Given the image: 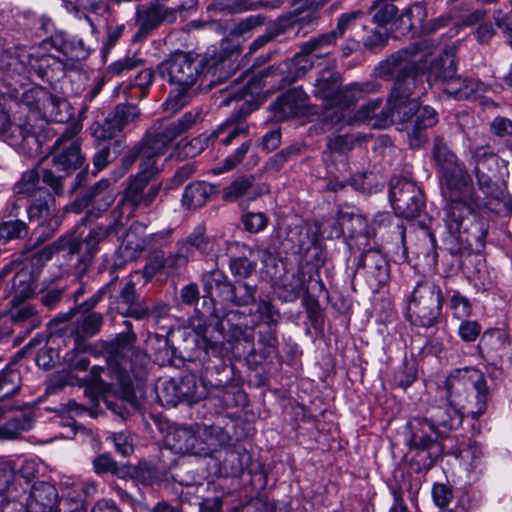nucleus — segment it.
<instances>
[{"mask_svg": "<svg viewBox=\"0 0 512 512\" xmlns=\"http://www.w3.org/2000/svg\"><path fill=\"white\" fill-rule=\"evenodd\" d=\"M143 64V60L136 55L126 56L112 62L107 67V74L111 77H117L125 72L131 71Z\"/></svg>", "mask_w": 512, "mask_h": 512, "instance_id": "obj_51", "label": "nucleus"}, {"mask_svg": "<svg viewBox=\"0 0 512 512\" xmlns=\"http://www.w3.org/2000/svg\"><path fill=\"white\" fill-rule=\"evenodd\" d=\"M25 507L26 512H60V497L56 487L45 481L34 483Z\"/></svg>", "mask_w": 512, "mask_h": 512, "instance_id": "obj_27", "label": "nucleus"}, {"mask_svg": "<svg viewBox=\"0 0 512 512\" xmlns=\"http://www.w3.org/2000/svg\"><path fill=\"white\" fill-rule=\"evenodd\" d=\"M433 156L439 165L449 191L443 209L445 240L458 250H480L488 233V222L475 214L472 206L473 188L469 176L446 146L436 142Z\"/></svg>", "mask_w": 512, "mask_h": 512, "instance_id": "obj_2", "label": "nucleus"}, {"mask_svg": "<svg viewBox=\"0 0 512 512\" xmlns=\"http://www.w3.org/2000/svg\"><path fill=\"white\" fill-rule=\"evenodd\" d=\"M115 198L116 193L111 188L110 181L108 179H100L82 197L74 201L72 210L80 213L91 205V210L86 215V218L91 215L97 218L101 212L106 211L111 206Z\"/></svg>", "mask_w": 512, "mask_h": 512, "instance_id": "obj_22", "label": "nucleus"}, {"mask_svg": "<svg viewBox=\"0 0 512 512\" xmlns=\"http://www.w3.org/2000/svg\"><path fill=\"white\" fill-rule=\"evenodd\" d=\"M250 146V140L242 142V144L233 153L225 158L223 166H219L213 169V173L219 175L235 168L244 159L245 155L250 149Z\"/></svg>", "mask_w": 512, "mask_h": 512, "instance_id": "obj_50", "label": "nucleus"}, {"mask_svg": "<svg viewBox=\"0 0 512 512\" xmlns=\"http://www.w3.org/2000/svg\"><path fill=\"white\" fill-rule=\"evenodd\" d=\"M191 87H179L176 86L172 89L163 103L165 111H169L172 114L178 112L190 101V90Z\"/></svg>", "mask_w": 512, "mask_h": 512, "instance_id": "obj_48", "label": "nucleus"}, {"mask_svg": "<svg viewBox=\"0 0 512 512\" xmlns=\"http://www.w3.org/2000/svg\"><path fill=\"white\" fill-rule=\"evenodd\" d=\"M197 111H188L182 115L175 123L166 127H155L147 133V148L145 153L149 156L159 157L163 155L172 141L182 133L189 130L199 118Z\"/></svg>", "mask_w": 512, "mask_h": 512, "instance_id": "obj_18", "label": "nucleus"}, {"mask_svg": "<svg viewBox=\"0 0 512 512\" xmlns=\"http://www.w3.org/2000/svg\"><path fill=\"white\" fill-rule=\"evenodd\" d=\"M498 157L495 154H489L485 158L478 159L475 166V173L478 178V183L480 188L484 190L485 193H490V185L491 178L484 173V168L486 164H497Z\"/></svg>", "mask_w": 512, "mask_h": 512, "instance_id": "obj_57", "label": "nucleus"}, {"mask_svg": "<svg viewBox=\"0 0 512 512\" xmlns=\"http://www.w3.org/2000/svg\"><path fill=\"white\" fill-rule=\"evenodd\" d=\"M103 316L101 313L92 312L82 317L80 322V330L84 336L96 335L102 326Z\"/></svg>", "mask_w": 512, "mask_h": 512, "instance_id": "obj_58", "label": "nucleus"}, {"mask_svg": "<svg viewBox=\"0 0 512 512\" xmlns=\"http://www.w3.org/2000/svg\"><path fill=\"white\" fill-rule=\"evenodd\" d=\"M219 338H215L207 347V353L223 358L226 352L245 353L252 349L253 335L246 328L230 326V319L218 323Z\"/></svg>", "mask_w": 512, "mask_h": 512, "instance_id": "obj_14", "label": "nucleus"}, {"mask_svg": "<svg viewBox=\"0 0 512 512\" xmlns=\"http://www.w3.org/2000/svg\"><path fill=\"white\" fill-rule=\"evenodd\" d=\"M35 293V285L29 270L18 271L12 280V302H21L32 297Z\"/></svg>", "mask_w": 512, "mask_h": 512, "instance_id": "obj_39", "label": "nucleus"}, {"mask_svg": "<svg viewBox=\"0 0 512 512\" xmlns=\"http://www.w3.org/2000/svg\"><path fill=\"white\" fill-rule=\"evenodd\" d=\"M27 234V227L23 221L8 220L0 224V239L9 241L15 238H22Z\"/></svg>", "mask_w": 512, "mask_h": 512, "instance_id": "obj_52", "label": "nucleus"}, {"mask_svg": "<svg viewBox=\"0 0 512 512\" xmlns=\"http://www.w3.org/2000/svg\"><path fill=\"white\" fill-rule=\"evenodd\" d=\"M389 199L395 213L403 218L418 216L424 207L421 189L407 179L391 181Z\"/></svg>", "mask_w": 512, "mask_h": 512, "instance_id": "obj_16", "label": "nucleus"}, {"mask_svg": "<svg viewBox=\"0 0 512 512\" xmlns=\"http://www.w3.org/2000/svg\"><path fill=\"white\" fill-rule=\"evenodd\" d=\"M379 86L376 82L352 83L342 89L338 75L324 72L315 80L313 93L325 102L326 109L344 110L363 96L377 91Z\"/></svg>", "mask_w": 512, "mask_h": 512, "instance_id": "obj_10", "label": "nucleus"}, {"mask_svg": "<svg viewBox=\"0 0 512 512\" xmlns=\"http://www.w3.org/2000/svg\"><path fill=\"white\" fill-rule=\"evenodd\" d=\"M372 20L380 27L387 25L398 13L397 7L391 0H376L369 9Z\"/></svg>", "mask_w": 512, "mask_h": 512, "instance_id": "obj_46", "label": "nucleus"}, {"mask_svg": "<svg viewBox=\"0 0 512 512\" xmlns=\"http://www.w3.org/2000/svg\"><path fill=\"white\" fill-rule=\"evenodd\" d=\"M148 160L140 164V170L130 177L128 186L126 187L123 197L113 210L115 219H120L124 215V207L129 205L131 208L127 212V217H133L137 208L149 207L156 200L161 190L160 183H152L149 185L151 178L159 171L156 156L145 154Z\"/></svg>", "mask_w": 512, "mask_h": 512, "instance_id": "obj_7", "label": "nucleus"}, {"mask_svg": "<svg viewBox=\"0 0 512 512\" xmlns=\"http://www.w3.org/2000/svg\"><path fill=\"white\" fill-rule=\"evenodd\" d=\"M256 286H251L245 282L235 286V293L231 304L235 306H247L255 302Z\"/></svg>", "mask_w": 512, "mask_h": 512, "instance_id": "obj_56", "label": "nucleus"}, {"mask_svg": "<svg viewBox=\"0 0 512 512\" xmlns=\"http://www.w3.org/2000/svg\"><path fill=\"white\" fill-rule=\"evenodd\" d=\"M140 110L132 104H119L113 113L106 119L104 125L95 131L99 139H109L115 131H121L126 125L136 120Z\"/></svg>", "mask_w": 512, "mask_h": 512, "instance_id": "obj_31", "label": "nucleus"}, {"mask_svg": "<svg viewBox=\"0 0 512 512\" xmlns=\"http://www.w3.org/2000/svg\"><path fill=\"white\" fill-rule=\"evenodd\" d=\"M312 54L313 53H304L303 46H301L300 51L292 59L280 64L277 68L271 67L267 71L262 72L261 78L259 79L256 77H252L251 79L258 80L261 83L262 78L268 77L269 75L276 76L277 72H279V74H281L280 81L283 82L284 85L291 84L312 68Z\"/></svg>", "mask_w": 512, "mask_h": 512, "instance_id": "obj_28", "label": "nucleus"}, {"mask_svg": "<svg viewBox=\"0 0 512 512\" xmlns=\"http://www.w3.org/2000/svg\"><path fill=\"white\" fill-rule=\"evenodd\" d=\"M157 396L160 401L175 405L181 398L197 401L203 396V392L199 391L196 379L191 376L184 378L179 385L172 379L164 380L157 386Z\"/></svg>", "mask_w": 512, "mask_h": 512, "instance_id": "obj_26", "label": "nucleus"}, {"mask_svg": "<svg viewBox=\"0 0 512 512\" xmlns=\"http://www.w3.org/2000/svg\"><path fill=\"white\" fill-rule=\"evenodd\" d=\"M443 302L438 284L429 280L418 282L408 297L406 318L417 327H435L442 318Z\"/></svg>", "mask_w": 512, "mask_h": 512, "instance_id": "obj_8", "label": "nucleus"}, {"mask_svg": "<svg viewBox=\"0 0 512 512\" xmlns=\"http://www.w3.org/2000/svg\"><path fill=\"white\" fill-rule=\"evenodd\" d=\"M119 225L118 219H114L113 224L107 227L97 226L93 228L81 242H78L72 237H60L51 246L46 247L43 253L47 258H50L56 250L64 251L68 254L77 253L78 262L75 269L78 274H83L91 266L92 260L99 250L98 245L106 240L112 232H116Z\"/></svg>", "mask_w": 512, "mask_h": 512, "instance_id": "obj_12", "label": "nucleus"}, {"mask_svg": "<svg viewBox=\"0 0 512 512\" xmlns=\"http://www.w3.org/2000/svg\"><path fill=\"white\" fill-rule=\"evenodd\" d=\"M50 42L55 50L62 55V58L51 55L54 59L50 61V65L58 58L64 67H73L75 62L87 59L91 53L83 39L65 32L55 33Z\"/></svg>", "mask_w": 512, "mask_h": 512, "instance_id": "obj_23", "label": "nucleus"}, {"mask_svg": "<svg viewBox=\"0 0 512 512\" xmlns=\"http://www.w3.org/2000/svg\"><path fill=\"white\" fill-rule=\"evenodd\" d=\"M147 148V135L144 137L142 142L135 145L132 149H130L126 155L122 159V165L118 172H115L116 175L113 179V182L115 183L119 178H122L134 165L137 158L141 155L143 160L141 162L144 163L148 160L147 156L145 155V151Z\"/></svg>", "mask_w": 512, "mask_h": 512, "instance_id": "obj_47", "label": "nucleus"}, {"mask_svg": "<svg viewBox=\"0 0 512 512\" xmlns=\"http://www.w3.org/2000/svg\"><path fill=\"white\" fill-rule=\"evenodd\" d=\"M228 252L238 251L241 252V256H231L229 262V268L231 273L240 278L249 277L256 268V262L248 259L246 251L251 256L252 249L245 244L239 242H223Z\"/></svg>", "mask_w": 512, "mask_h": 512, "instance_id": "obj_36", "label": "nucleus"}, {"mask_svg": "<svg viewBox=\"0 0 512 512\" xmlns=\"http://www.w3.org/2000/svg\"><path fill=\"white\" fill-rule=\"evenodd\" d=\"M32 426L33 419L29 415L20 414L0 424V438L14 439L22 432L31 429Z\"/></svg>", "mask_w": 512, "mask_h": 512, "instance_id": "obj_43", "label": "nucleus"}, {"mask_svg": "<svg viewBox=\"0 0 512 512\" xmlns=\"http://www.w3.org/2000/svg\"><path fill=\"white\" fill-rule=\"evenodd\" d=\"M363 16L364 13L361 10L342 14L338 19L336 29L333 30L336 37H342L344 33L351 30Z\"/></svg>", "mask_w": 512, "mask_h": 512, "instance_id": "obj_59", "label": "nucleus"}, {"mask_svg": "<svg viewBox=\"0 0 512 512\" xmlns=\"http://www.w3.org/2000/svg\"><path fill=\"white\" fill-rule=\"evenodd\" d=\"M382 104L381 99L370 100L363 104L355 113L353 121L355 122H371L374 127H383L391 117L384 119L383 112L389 113V105L386 104L385 109H380Z\"/></svg>", "mask_w": 512, "mask_h": 512, "instance_id": "obj_37", "label": "nucleus"}, {"mask_svg": "<svg viewBox=\"0 0 512 512\" xmlns=\"http://www.w3.org/2000/svg\"><path fill=\"white\" fill-rule=\"evenodd\" d=\"M227 278L220 270H213L203 274L202 282L205 292L209 296H213V292L217 291Z\"/></svg>", "mask_w": 512, "mask_h": 512, "instance_id": "obj_62", "label": "nucleus"}, {"mask_svg": "<svg viewBox=\"0 0 512 512\" xmlns=\"http://www.w3.org/2000/svg\"><path fill=\"white\" fill-rule=\"evenodd\" d=\"M449 307L452 310L453 316L458 319L469 317L472 312V305L467 297L458 291L452 294Z\"/></svg>", "mask_w": 512, "mask_h": 512, "instance_id": "obj_53", "label": "nucleus"}, {"mask_svg": "<svg viewBox=\"0 0 512 512\" xmlns=\"http://www.w3.org/2000/svg\"><path fill=\"white\" fill-rule=\"evenodd\" d=\"M177 19V10L159 3H153L148 7H138L135 23L138 27L136 37H147L153 30L163 23H174Z\"/></svg>", "mask_w": 512, "mask_h": 512, "instance_id": "obj_24", "label": "nucleus"}, {"mask_svg": "<svg viewBox=\"0 0 512 512\" xmlns=\"http://www.w3.org/2000/svg\"><path fill=\"white\" fill-rule=\"evenodd\" d=\"M426 17V9L422 3H414L409 6L400 16L401 21L405 24V19L408 21L410 28L416 24H421Z\"/></svg>", "mask_w": 512, "mask_h": 512, "instance_id": "obj_60", "label": "nucleus"}, {"mask_svg": "<svg viewBox=\"0 0 512 512\" xmlns=\"http://www.w3.org/2000/svg\"><path fill=\"white\" fill-rule=\"evenodd\" d=\"M223 242L222 240L206 237L205 227L201 225L197 226L185 239L179 241L182 246L192 253L193 258L196 251L205 256L219 258L221 247L224 246Z\"/></svg>", "mask_w": 512, "mask_h": 512, "instance_id": "obj_32", "label": "nucleus"}, {"mask_svg": "<svg viewBox=\"0 0 512 512\" xmlns=\"http://www.w3.org/2000/svg\"><path fill=\"white\" fill-rule=\"evenodd\" d=\"M65 362L71 371H85L89 366L88 357L78 349L68 352Z\"/></svg>", "mask_w": 512, "mask_h": 512, "instance_id": "obj_64", "label": "nucleus"}, {"mask_svg": "<svg viewBox=\"0 0 512 512\" xmlns=\"http://www.w3.org/2000/svg\"><path fill=\"white\" fill-rule=\"evenodd\" d=\"M165 445L176 454L200 457L211 456L219 448L212 428L200 425L173 428L165 437Z\"/></svg>", "mask_w": 512, "mask_h": 512, "instance_id": "obj_11", "label": "nucleus"}, {"mask_svg": "<svg viewBox=\"0 0 512 512\" xmlns=\"http://www.w3.org/2000/svg\"><path fill=\"white\" fill-rule=\"evenodd\" d=\"M6 101L5 96H0V134L10 137L15 144H20L32 135V125L28 120L11 121L6 109Z\"/></svg>", "mask_w": 512, "mask_h": 512, "instance_id": "obj_33", "label": "nucleus"}, {"mask_svg": "<svg viewBox=\"0 0 512 512\" xmlns=\"http://www.w3.org/2000/svg\"><path fill=\"white\" fill-rule=\"evenodd\" d=\"M13 469L9 464H0V509H2L10 499V484L13 480Z\"/></svg>", "mask_w": 512, "mask_h": 512, "instance_id": "obj_55", "label": "nucleus"}, {"mask_svg": "<svg viewBox=\"0 0 512 512\" xmlns=\"http://www.w3.org/2000/svg\"><path fill=\"white\" fill-rule=\"evenodd\" d=\"M23 351L34 354L36 364L44 369L51 368L57 356L56 351L48 347L46 339L39 335L31 339L24 347Z\"/></svg>", "mask_w": 512, "mask_h": 512, "instance_id": "obj_38", "label": "nucleus"}, {"mask_svg": "<svg viewBox=\"0 0 512 512\" xmlns=\"http://www.w3.org/2000/svg\"><path fill=\"white\" fill-rule=\"evenodd\" d=\"M78 132L79 129L77 127L66 130L61 137L57 139L53 147V166L57 171H62L67 175L85 164V157L82 155L80 149Z\"/></svg>", "mask_w": 512, "mask_h": 512, "instance_id": "obj_17", "label": "nucleus"}, {"mask_svg": "<svg viewBox=\"0 0 512 512\" xmlns=\"http://www.w3.org/2000/svg\"><path fill=\"white\" fill-rule=\"evenodd\" d=\"M20 388L21 376L18 370L7 366L0 371V399L14 396Z\"/></svg>", "mask_w": 512, "mask_h": 512, "instance_id": "obj_45", "label": "nucleus"}, {"mask_svg": "<svg viewBox=\"0 0 512 512\" xmlns=\"http://www.w3.org/2000/svg\"><path fill=\"white\" fill-rule=\"evenodd\" d=\"M4 319L6 320V318ZM7 321L9 324L10 322H13L20 328L31 331L40 325L41 317L38 315L34 307H32L30 304H25L16 309L12 313L11 319H7Z\"/></svg>", "mask_w": 512, "mask_h": 512, "instance_id": "obj_44", "label": "nucleus"}, {"mask_svg": "<svg viewBox=\"0 0 512 512\" xmlns=\"http://www.w3.org/2000/svg\"><path fill=\"white\" fill-rule=\"evenodd\" d=\"M23 104L52 122L64 123L72 116V109L66 99L52 95L40 87L26 92Z\"/></svg>", "mask_w": 512, "mask_h": 512, "instance_id": "obj_15", "label": "nucleus"}, {"mask_svg": "<svg viewBox=\"0 0 512 512\" xmlns=\"http://www.w3.org/2000/svg\"><path fill=\"white\" fill-rule=\"evenodd\" d=\"M407 429L409 433L408 441L411 446L417 449H429L443 435L427 415L412 418L407 424Z\"/></svg>", "mask_w": 512, "mask_h": 512, "instance_id": "obj_29", "label": "nucleus"}, {"mask_svg": "<svg viewBox=\"0 0 512 512\" xmlns=\"http://www.w3.org/2000/svg\"><path fill=\"white\" fill-rule=\"evenodd\" d=\"M356 273L364 277L372 292L377 293L390 282V264L379 250L363 252L357 263Z\"/></svg>", "mask_w": 512, "mask_h": 512, "instance_id": "obj_20", "label": "nucleus"}, {"mask_svg": "<svg viewBox=\"0 0 512 512\" xmlns=\"http://www.w3.org/2000/svg\"><path fill=\"white\" fill-rule=\"evenodd\" d=\"M228 46L229 42L223 41L219 53L216 52V48L208 49L203 58L192 52L177 50L158 64L157 72L162 79L172 85L193 88L202 77L205 67L208 72L216 74L217 71L230 66L231 57L234 53L239 54L240 48L236 45L229 55H224Z\"/></svg>", "mask_w": 512, "mask_h": 512, "instance_id": "obj_4", "label": "nucleus"}, {"mask_svg": "<svg viewBox=\"0 0 512 512\" xmlns=\"http://www.w3.org/2000/svg\"><path fill=\"white\" fill-rule=\"evenodd\" d=\"M209 187L204 182L189 184L182 195V205L187 209L202 207L209 197Z\"/></svg>", "mask_w": 512, "mask_h": 512, "instance_id": "obj_41", "label": "nucleus"}, {"mask_svg": "<svg viewBox=\"0 0 512 512\" xmlns=\"http://www.w3.org/2000/svg\"><path fill=\"white\" fill-rule=\"evenodd\" d=\"M242 224L249 233H259L268 224V218L263 212H246L242 215Z\"/></svg>", "mask_w": 512, "mask_h": 512, "instance_id": "obj_54", "label": "nucleus"}, {"mask_svg": "<svg viewBox=\"0 0 512 512\" xmlns=\"http://www.w3.org/2000/svg\"><path fill=\"white\" fill-rule=\"evenodd\" d=\"M266 16L261 14L250 15L233 24L229 29V35L233 38L246 40L250 38L257 27L264 25Z\"/></svg>", "mask_w": 512, "mask_h": 512, "instance_id": "obj_42", "label": "nucleus"}, {"mask_svg": "<svg viewBox=\"0 0 512 512\" xmlns=\"http://www.w3.org/2000/svg\"><path fill=\"white\" fill-rule=\"evenodd\" d=\"M336 34L333 31L321 34L315 38L308 40L303 43L304 53H318L316 56L321 55V51L335 44L337 41Z\"/></svg>", "mask_w": 512, "mask_h": 512, "instance_id": "obj_49", "label": "nucleus"}, {"mask_svg": "<svg viewBox=\"0 0 512 512\" xmlns=\"http://www.w3.org/2000/svg\"><path fill=\"white\" fill-rule=\"evenodd\" d=\"M268 191V187L265 184L255 185L252 177H240L235 179L224 190V198L228 201H235L246 197L248 201H252L268 193Z\"/></svg>", "mask_w": 512, "mask_h": 512, "instance_id": "obj_34", "label": "nucleus"}, {"mask_svg": "<svg viewBox=\"0 0 512 512\" xmlns=\"http://www.w3.org/2000/svg\"><path fill=\"white\" fill-rule=\"evenodd\" d=\"M42 177L37 169L29 170L22 175L19 182L15 184L14 191L23 197H33L35 201L27 208V214L30 220L37 219L41 224L53 221L58 224L55 218V200L41 184L48 185L55 194L63 193L61 177L54 175L52 171L42 170Z\"/></svg>", "mask_w": 512, "mask_h": 512, "instance_id": "obj_6", "label": "nucleus"}, {"mask_svg": "<svg viewBox=\"0 0 512 512\" xmlns=\"http://www.w3.org/2000/svg\"><path fill=\"white\" fill-rule=\"evenodd\" d=\"M54 57L50 54L28 52L24 48L11 47L0 52V68L16 73L35 71L42 73Z\"/></svg>", "mask_w": 512, "mask_h": 512, "instance_id": "obj_21", "label": "nucleus"}, {"mask_svg": "<svg viewBox=\"0 0 512 512\" xmlns=\"http://www.w3.org/2000/svg\"><path fill=\"white\" fill-rule=\"evenodd\" d=\"M307 94L301 88H294L279 96L271 103L270 108L278 120L301 115L307 107Z\"/></svg>", "mask_w": 512, "mask_h": 512, "instance_id": "obj_30", "label": "nucleus"}, {"mask_svg": "<svg viewBox=\"0 0 512 512\" xmlns=\"http://www.w3.org/2000/svg\"><path fill=\"white\" fill-rule=\"evenodd\" d=\"M261 90L262 84L260 81L249 79L238 91L229 94L222 100V106H229L233 101H242V104L239 106L238 115H232L219 124L216 129L211 131V137L214 138V142L218 141L219 144L223 146H229L236 139L246 138L248 136V125L242 119H244L252 109L246 108L245 106L249 102L248 97L253 98V96L259 94Z\"/></svg>", "mask_w": 512, "mask_h": 512, "instance_id": "obj_9", "label": "nucleus"}, {"mask_svg": "<svg viewBox=\"0 0 512 512\" xmlns=\"http://www.w3.org/2000/svg\"><path fill=\"white\" fill-rule=\"evenodd\" d=\"M260 319L268 325H275L280 319V313L270 301L261 300L257 306Z\"/></svg>", "mask_w": 512, "mask_h": 512, "instance_id": "obj_63", "label": "nucleus"}, {"mask_svg": "<svg viewBox=\"0 0 512 512\" xmlns=\"http://www.w3.org/2000/svg\"><path fill=\"white\" fill-rule=\"evenodd\" d=\"M126 331L120 333L111 343L110 352L117 358L116 362L120 368V373L116 377V382L106 381L103 376H111L112 369L109 367L93 366L90 371V377L88 379L91 386H93L98 396L111 407L112 403L108 400V394H120V398L124 400H130L133 396L131 381L127 374L129 369L133 370L130 356L133 354V344L136 339V335L132 331V323L128 320L124 321ZM98 402V398H96Z\"/></svg>", "mask_w": 512, "mask_h": 512, "instance_id": "obj_5", "label": "nucleus"}, {"mask_svg": "<svg viewBox=\"0 0 512 512\" xmlns=\"http://www.w3.org/2000/svg\"><path fill=\"white\" fill-rule=\"evenodd\" d=\"M427 54L417 45L400 49L380 61L374 74L384 80H395L388 97L389 113L383 112L384 119L392 122H406L415 116L414 125L408 132L409 146L419 149L426 141L425 130L438 122L435 109L420 106L418 99L426 92L425 69Z\"/></svg>", "mask_w": 512, "mask_h": 512, "instance_id": "obj_1", "label": "nucleus"}, {"mask_svg": "<svg viewBox=\"0 0 512 512\" xmlns=\"http://www.w3.org/2000/svg\"><path fill=\"white\" fill-rule=\"evenodd\" d=\"M139 295L136 292L135 283L129 280L122 288L120 294L115 298L116 310L124 316H132L136 319L144 318L148 312L146 309L137 307Z\"/></svg>", "mask_w": 512, "mask_h": 512, "instance_id": "obj_35", "label": "nucleus"}, {"mask_svg": "<svg viewBox=\"0 0 512 512\" xmlns=\"http://www.w3.org/2000/svg\"><path fill=\"white\" fill-rule=\"evenodd\" d=\"M479 351L488 365L504 370L512 361V342L500 329H490L483 333L478 344Z\"/></svg>", "mask_w": 512, "mask_h": 512, "instance_id": "obj_19", "label": "nucleus"}, {"mask_svg": "<svg viewBox=\"0 0 512 512\" xmlns=\"http://www.w3.org/2000/svg\"><path fill=\"white\" fill-rule=\"evenodd\" d=\"M464 272L477 292H485L496 286V273L487 265L481 254H471L464 262Z\"/></svg>", "mask_w": 512, "mask_h": 512, "instance_id": "obj_25", "label": "nucleus"}, {"mask_svg": "<svg viewBox=\"0 0 512 512\" xmlns=\"http://www.w3.org/2000/svg\"><path fill=\"white\" fill-rule=\"evenodd\" d=\"M421 489V481L418 477H413L411 474L402 475L401 481H396L395 484L389 486L393 500L397 494L400 495L401 499L404 500V495L408 494L409 501L413 504H417L418 493Z\"/></svg>", "mask_w": 512, "mask_h": 512, "instance_id": "obj_40", "label": "nucleus"}, {"mask_svg": "<svg viewBox=\"0 0 512 512\" xmlns=\"http://www.w3.org/2000/svg\"><path fill=\"white\" fill-rule=\"evenodd\" d=\"M191 259H194L192 253L182 246L179 241L177 242L176 252L165 258L166 266L173 270L185 266Z\"/></svg>", "mask_w": 512, "mask_h": 512, "instance_id": "obj_61", "label": "nucleus"}, {"mask_svg": "<svg viewBox=\"0 0 512 512\" xmlns=\"http://www.w3.org/2000/svg\"><path fill=\"white\" fill-rule=\"evenodd\" d=\"M426 81L429 86L439 84L443 91L457 100L470 98L479 89V83L473 79L456 76V64L453 55L444 52L430 61Z\"/></svg>", "mask_w": 512, "mask_h": 512, "instance_id": "obj_13", "label": "nucleus"}, {"mask_svg": "<svg viewBox=\"0 0 512 512\" xmlns=\"http://www.w3.org/2000/svg\"><path fill=\"white\" fill-rule=\"evenodd\" d=\"M477 392L479 407L472 411L473 418L479 417L486 409L482 399L484 394V381L475 370L458 369L452 372L446 380L447 399L440 405H432L426 410L429 420L441 430L442 434L457 429L463 421V400L472 391Z\"/></svg>", "mask_w": 512, "mask_h": 512, "instance_id": "obj_3", "label": "nucleus"}]
</instances>
